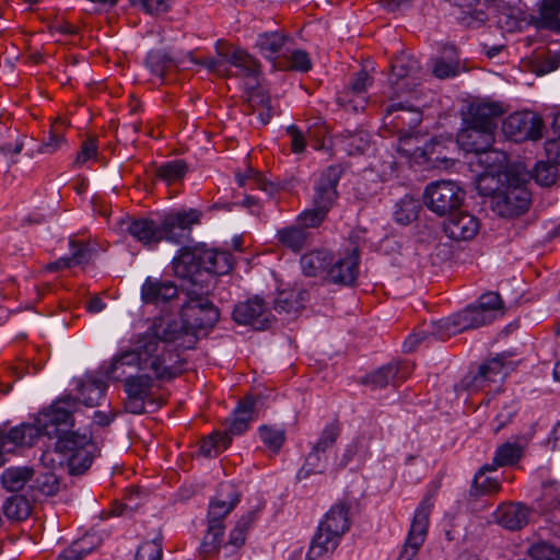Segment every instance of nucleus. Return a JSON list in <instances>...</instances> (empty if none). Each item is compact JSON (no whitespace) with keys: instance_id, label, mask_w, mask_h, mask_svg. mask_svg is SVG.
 I'll list each match as a JSON object with an SVG mask.
<instances>
[{"instance_id":"obj_28","label":"nucleus","mask_w":560,"mask_h":560,"mask_svg":"<svg viewBox=\"0 0 560 560\" xmlns=\"http://www.w3.org/2000/svg\"><path fill=\"white\" fill-rule=\"evenodd\" d=\"M334 261V255L326 248H317L303 254L300 258L301 269L306 277L327 275L329 266Z\"/></svg>"},{"instance_id":"obj_54","label":"nucleus","mask_w":560,"mask_h":560,"mask_svg":"<svg viewBox=\"0 0 560 560\" xmlns=\"http://www.w3.org/2000/svg\"><path fill=\"white\" fill-rule=\"evenodd\" d=\"M162 559V542L161 539L154 538L151 541H145L137 549L135 560H161Z\"/></svg>"},{"instance_id":"obj_29","label":"nucleus","mask_w":560,"mask_h":560,"mask_svg":"<svg viewBox=\"0 0 560 560\" xmlns=\"http://www.w3.org/2000/svg\"><path fill=\"white\" fill-rule=\"evenodd\" d=\"M107 383L94 375H85L78 384L79 398L77 401L82 402L86 407L100 405L107 390Z\"/></svg>"},{"instance_id":"obj_13","label":"nucleus","mask_w":560,"mask_h":560,"mask_svg":"<svg viewBox=\"0 0 560 560\" xmlns=\"http://www.w3.org/2000/svg\"><path fill=\"white\" fill-rule=\"evenodd\" d=\"M126 398L124 400L125 411L132 415L145 412V404L150 400L153 380L148 374L128 375L121 381Z\"/></svg>"},{"instance_id":"obj_51","label":"nucleus","mask_w":560,"mask_h":560,"mask_svg":"<svg viewBox=\"0 0 560 560\" xmlns=\"http://www.w3.org/2000/svg\"><path fill=\"white\" fill-rule=\"evenodd\" d=\"M456 329L455 319L453 315H451L434 323L430 329V334L432 335V339L445 341L452 336L458 334Z\"/></svg>"},{"instance_id":"obj_22","label":"nucleus","mask_w":560,"mask_h":560,"mask_svg":"<svg viewBox=\"0 0 560 560\" xmlns=\"http://www.w3.org/2000/svg\"><path fill=\"white\" fill-rule=\"evenodd\" d=\"M530 510L523 503L500 505L494 512L495 522L509 530H518L529 522Z\"/></svg>"},{"instance_id":"obj_41","label":"nucleus","mask_w":560,"mask_h":560,"mask_svg":"<svg viewBox=\"0 0 560 560\" xmlns=\"http://www.w3.org/2000/svg\"><path fill=\"white\" fill-rule=\"evenodd\" d=\"M328 457L326 452L317 450L313 445L312 451L305 459V464L298 472V478H306L312 474H323L327 469Z\"/></svg>"},{"instance_id":"obj_48","label":"nucleus","mask_w":560,"mask_h":560,"mask_svg":"<svg viewBox=\"0 0 560 560\" xmlns=\"http://www.w3.org/2000/svg\"><path fill=\"white\" fill-rule=\"evenodd\" d=\"M256 520V513L250 511L243 515L235 524L229 536V545L234 547H241L244 545L246 539V533L252 527Z\"/></svg>"},{"instance_id":"obj_57","label":"nucleus","mask_w":560,"mask_h":560,"mask_svg":"<svg viewBox=\"0 0 560 560\" xmlns=\"http://www.w3.org/2000/svg\"><path fill=\"white\" fill-rule=\"evenodd\" d=\"M69 246L71 250L69 258L74 266L83 265L90 261L91 249L88 243L71 238L69 241Z\"/></svg>"},{"instance_id":"obj_45","label":"nucleus","mask_w":560,"mask_h":560,"mask_svg":"<svg viewBox=\"0 0 560 560\" xmlns=\"http://www.w3.org/2000/svg\"><path fill=\"white\" fill-rule=\"evenodd\" d=\"M232 438L224 432H213L207 440H203L199 446V453L206 457L218 456L223 450L228 448Z\"/></svg>"},{"instance_id":"obj_44","label":"nucleus","mask_w":560,"mask_h":560,"mask_svg":"<svg viewBox=\"0 0 560 560\" xmlns=\"http://www.w3.org/2000/svg\"><path fill=\"white\" fill-rule=\"evenodd\" d=\"M3 513L11 520H24L31 513V502L25 495H11L3 503Z\"/></svg>"},{"instance_id":"obj_23","label":"nucleus","mask_w":560,"mask_h":560,"mask_svg":"<svg viewBox=\"0 0 560 560\" xmlns=\"http://www.w3.org/2000/svg\"><path fill=\"white\" fill-rule=\"evenodd\" d=\"M350 504L346 501H339L334 504L320 521V529L342 536L350 529L351 521L349 517Z\"/></svg>"},{"instance_id":"obj_26","label":"nucleus","mask_w":560,"mask_h":560,"mask_svg":"<svg viewBox=\"0 0 560 560\" xmlns=\"http://www.w3.org/2000/svg\"><path fill=\"white\" fill-rule=\"evenodd\" d=\"M384 119L396 127H408L415 130L422 121V112L419 108L406 106L402 102L393 103L384 109Z\"/></svg>"},{"instance_id":"obj_14","label":"nucleus","mask_w":560,"mask_h":560,"mask_svg":"<svg viewBox=\"0 0 560 560\" xmlns=\"http://www.w3.org/2000/svg\"><path fill=\"white\" fill-rule=\"evenodd\" d=\"M232 317L240 325L264 330L269 328L272 315L265 301L255 296L237 303L232 312Z\"/></svg>"},{"instance_id":"obj_32","label":"nucleus","mask_w":560,"mask_h":560,"mask_svg":"<svg viewBox=\"0 0 560 560\" xmlns=\"http://www.w3.org/2000/svg\"><path fill=\"white\" fill-rule=\"evenodd\" d=\"M225 60L238 70L237 75L248 80L247 85L254 86L257 84L259 66L254 57L245 50L237 48L232 54H226Z\"/></svg>"},{"instance_id":"obj_20","label":"nucleus","mask_w":560,"mask_h":560,"mask_svg":"<svg viewBox=\"0 0 560 560\" xmlns=\"http://www.w3.org/2000/svg\"><path fill=\"white\" fill-rule=\"evenodd\" d=\"M560 1L540 0L538 3V14H529L527 24L536 30H547L560 34Z\"/></svg>"},{"instance_id":"obj_36","label":"nucleus","mask_w":560,"mask_h":560,"mask_svg":"<svg viewBox=\"0 0 560 560\" xmlns=\"http://www.w3.org/2000/svg\"><path fill=\"white\" fill-rule=\"evenodd\" d=\"M145 65L152 74L163 79L167 71L183 66L184 60L173 58L165 50L155 49L148 52Z\"/></svg>"},{"instance_id":"obj_37","label":"nucleus","mask_w":560,"mask_h":560,"mask_svg":"<svg viewBox=\"0 0 560 560\" xmlns=\"http://www.w3.org/2000/svg\"><path fill=\"white\" fill-rule=\"evenodd\" d=\"M452 315L455 319V326L458 334L489 324V317H487V314L478 312L474 304H470L463 311Z\"/></svg>"},{"instance_id":"obj_59","label":"nucleus","mask_w":560,"mask_h":560,"mask_svg":"<svg viewBox=\"0 0 560 560\" xmlns=\"http://www.w3.org/2000/svg\"><path fill=\"white\" fill-rule=\"evenodd\" d=\"M97 139L90 137L83 141L81 150L78 152L74 164L82 165L89 161H95L97 155Z\"/></svg>"},{"instance_id":"obj_40","label":"nucleus","mask_w":560,"mask_h":560,"mask_svg":"<svg viewBox=\"0 0 560 560\" xmlns=\"http://www.w3.org/2000/svg\"><path fill=\"white\" fill-rule=\"evenodd\" d=\"M312 69V60L307 51L303 49H294L290 51L287 49L285 54H282V71H298L308 72Z\"/></svg>"},{"instance_id":"obj_58","label":"nucleus","mask_w":560,"mask_h":560,"mask_svg":"<svg viewBox=\"0 0 560 560\" xmlns=\"http://www.w3.org/2000/svg\"><path fill=\"white\" fill-rule=\"evenodd\" d=\"M558 548L556 549L552 545L541 541L532 545L528 548L527 555L533 560H556Z\"/></svg>"},{"instance_id":"obj_34","label":"nucleus","mask_w":560,"mask_h":560,"mask_svg":"<svg viewBox=\"0 0 560 560\" xmlns=\"http://www.w3.org/2000/svg\"><path fill=\"white\" fill-rule=\"evenodd\" d=\"M560 483L557 480H547L542 482L541 501L545 509L550 510L551 517L556 524L552 532L560 538Z\"/></svg>"},{"instance_id":"obj_56","label":"nucleus","mask_w":560,"mask_h":560,"mask_svg":"<svg viewBox=\"0 0 560 560\" xmlns=\"http://www.w3.org/2000/svg\"><path fill=\"white\" fill-rule=\"evenodd\" d=\"M327 212L319 209L317 206H314L312 209H307L303 211L299 218L298 222L302 229L308 228H317L319 226L327 217Z\"/></svg>"},{"instance_id":"obj_30","label":"nucleus","mask_w":560,"mask_h":560,"mask_svg":"<svg viewBox=\"0 0 560 560\" xmlns=\"http://www.w3.org/2000/svg\"><path fill=\"white\" fill-rule=\"evenodd\" d=\"M460 61L455 46L445 45L442 55L433 60L432 73L435 78L444 80L458 75Z\"/></svg>"},{"instance_id":"obj_9","label":"nucleus","mask_w":560,"mask_h":560,"mask_svg":"<svg viewBox=\"0 0 560 560\" xmlns=\"http://www.w3.org/2000/svg\"><path fill=\"white\" fill-rule=\"evenodd\" d=\"M466 191L452 179H439L428 185L423 192L427 208L439 217H448L460 209Z\"/></svg>"},{"instance_id":"obj_62","label":"nucleus","mask_w":560,"mask_h":560,"mask_svg":"<svg viewBox=\"0 0 560 560\" xmlns=\"http://www.w3.org/2000/svg\"><path fill=\"white\" fill-rule=\"evenodd\" d=\"M188 172L187 163L184 160L176 159L161 165L156 175H185Z\"/></svg>"},{"instance_id":"obj_3","label":"nucleus","mask_w":560,"mask_h":560,"mask_svg":"<svg viewBox=\"0 0 560 560\" xmlns=\"http://www.w3.org/2000/svg\"><path fill=\"white\" fill-rule=\"evenodd\" d=\"M200 217L201 212L196 209L172 211L160 221L126 214L119 218L116 225L143 246L154 248L162 241L185 243L190 236L191 226L199 223Z\"/></svg>"},{"instance_id":"obj_1","label":"nucleus","mask_w":560,"mask_h":560,"mask_svg":"<svg viewBox=\"0 0 560 560\" xmlns=\"http://www.w3.org/2000/svg\"><path fill=\"white\" fill-rule=\"evenodd\" d=\"M173 270L178 278L189 281L187 301L180 307V322L166 317L155 318L152 325L170 324L167 335L159 336L167 349H192L198 340L197 331L212 328L219 320L218 307L208 299L214 278L229 273L233 256L215 249L182 247L173 258Z\"/></svg>"},{"instance_id":"obj_25","label":"nucleus","mask_w":560,"mask_h":560,"mask_svg":"<svg viewBox=\"0 0 560 560\" xmlns=\"http://www.w3.org/2000/svg\"><path fill=\"white\" fill-rule=\"evenodd\" d=\"M256 400L253 396H246L234 409L231 418L228 420V429L224 433L232 435H241L247 431L248 425L255 420Z\"/></svg>"},{"instance_id":"obj_42","label":"nucleus","mask_w":560,"mask_h":560,"mask_svg":"<svg viewBox=\"0 0 560 560\" xmlns=\"http://www.w3.org/2000/svg\"><path fill=\"white\" fill-rule=\"evenodd\" d=\"M224 530V525L208 524L206 535L203 536V539L199 547V552L201 556L208 557L219 552Z\"/></svg>"},{"instance_id":"obj_47","label":"nucleus","mask_w":560,"mask_h":560,"mask_svg":"<svg viewBox=\"0 0 560 560\" xmlns=\"http://www.w3.org/2000/svg\"><path fill=\"white\" fill-rule=\"evenodd\" d=\"M310 233L301 226H290L282 229V246L293 252L301 250L307 243Z\"/></svg>"},{"instance_id":"obj_10","label":"nucleus","mask_w":560,"mask_h":560,"mask_svg":"<svg viewBox=\"0 0 560 560\" xmlns=\"http://www.w3.org/2000/svg\"><path fill=\"white\" fill-rule=\"evenodd\" d=\"M466 172L472 175H534L522 162L509 164L508 155L499 150L483 149L465 160Z\"/></svg>"},{"instance_id":"obj_52","label":"nucleus","mask_w":560,"mask_h":560,"mask_svg":"<svg viewBox=\"0 0 560 560\" xmlns=\"http://www.w3.org/2000/svg\"><path fill=\"white\" fill-rule=\"evenodd\" d=\"M345 147L349 154H362L370 148L369 133L358 131L350 133L345 140Z\"/></svg>"},{"instance_id":"obj_55","label":"nucleus","mask_w":560,"mask_h":560,"mask_svg":"<svg viewBox=\"0 0 560 560\" xmlns=\"http://www.w3.org/2000/svg\"><path fill=\"white\" fill-rule=\"evenodd\" d=\"M258 434L264 445L273 454L280 452V431L277 428L262 424L258 429Z\"/></svg>"},{"instance_id":"obj_12","label":"nucleus","mask_w":560,"mask_h":560,"mask_svg":"<svg viewBox=\"0 0 560 560\" xmlns=\"http://www.w3.org/2000/svg\"><path fill=\"white\" fill-rule=\"evenodd\" d=\"M542 128V119L530 112L513 113L502 122V131L514 142L540 139Z\"/></svg>"},{"instance_id":"obj_19","label":"nucleus","mask_w":560,"mask_h":560,"mask_svg":"<svg viewBox=\"0 0 560 560\" xmlns=\"http://www.w3.org/2000/svg\"><path fill=\"white\" fill-rule=\"evenodd\" d=\"M219 495L222 499L210 501L208 509V524L224 525L226 515L238 504L241 494L232 487L226 486L220 489Z\"/></svg>"},{"instance_id":"obj_61","label":"nucleus","mask_w":560,"mask_h":560,"mask_svg":"<svg viewBox=\"0 0 560 560\" xmlns=\"http://www.w3.org/2000/svg\"><path fill=\"white\" fill-rule=\"evenodd\" d=\"M302 308V293H299L295 296L294 293L291 292L288 296L282 298V313L284 312L288 314V320L295 318Z\"/></svg>"},{"instance_id":"obj_53","label":"nucleus","mask_w":560,"mask_h":560,"mask_svg":"<svg viewBox=\"0 0 560 560\" xmlns=\"http://www.w3.org/2000/svg\"><path fill=\"white\" fill-rule=\"evenodd\" d=\"M340 434V424L337 421L330 422L323 429L318 441L314 444L317 450L327 452L332 447Z\"/></svg>"},{"instance_id":"obj_24","label":"nucleus","mask_w":560,"mask_h":560,"mask_svg":"<svg viewBox=\"0 0 560 560\" xmlns=\"http://www.w3.org/2000/svg\"><path fill=\"white\" fill-rule=\"evenodd\" d=\"M256 400L253 396H246L234 409L231 418L228 420V429L224 433L232 435H241L247 431L248 425L255 420Z\"/></svg>"},{"instance_id":"obj_27","label":"nucleus","mask_w":560,"mask_h":560,"mask_svg":"<svg viewBox=\"0 0 560 560\" xmlns=\"http://www.w3.org/2000/svg\"><path fill=\"white\" fill-rule=\"evenodd\" d=\"M523 447L517 442H505L500 445L494 454L493 464L482 466L474 477L477 485L479 479L485 477L487 471H492L497 467L515 465L522 457Z\"/></svg>"},{"instance_id":"obj_4","label":"nucleus","mask_w":560,"mask_h":560,"mask_svg":"<svg viewBox=\"0 0 560 560\" xmlns=\"http://www.w3.org/2000/svg\"><path fill=\"white\" fill-rule=\"evenodd\" d=\"M77 409V399L65 396L40 411L34 423H22L8 433L1 431L4 451L13 453L19 446H32L42 435L57 440L74 427L73 413Z\"/></svg>"},{"instance_id":"obj_17","label":"nucleus","mask_w":560,"mask_h":560,"mask_svg":"<svg viewBox=\"0 0 560 560\" xmlns=\"http://www.w3.org/2000/svg\"><path fill=\"white\" fill-rule=\"evenodd\" d=\"M177 285L166 279L148 277L141 287V300L145 304L165 306L178 298Z\"/></svg>"},{"instance_id":"obj_35","label":"nucleus","mask_w":560,"mask_h":560,"mask_svg":"<svg viewBox=\"0 0 560 560\" xmlns=\"http://www.w3.org/2000/svg\"><path fill=\"white\" fill-rule=\"evenodd\" d=\"M35 471L30 466H12L1 474V485L10 492L21 491L25 485L33 480Z\"/></svg>"},{"instance_id":"obj_16","label":"nucleus","mask_w":560,"mask_h":560,"mask_svg":"<svg viewBox=\"0 0 560 560\" xmlns=\"http://www.w3.org/2000/svg\"><path fill=\"white\" fill-rule=\"evenodd\" d=\"M412 364L407 361L389 362L362 378V384L373 388H384L388 385L396 386L405 381L412 372Z\"/></svg>"},{"instance_id":"obj_18","label":"nucleus","mask_w":560,"mask_h":560,"mask_svg":"<svg viewBox=\"0 0 560 560\" xmlns=\"http://www.w3.org/2000/svg\"><path fill=\"white\" fill-rule=\"evenodd\" d=\"M443 230L447 237L454 241H468L479 231V220L467 211L456 210L443 222Z\"/></svg>"},{"instance_id":"obj_46","label":"nucleus","mask_w":560,"mask_h":560,"mask_svg":"<svg viewBox=\"0 0 560 560\" xmlns=\"http://www.w3.org/2000/svg\"><path fill=\"white\" fill-rule=\"evenodd\" d=\"M474 306L478 312L487 314L489 324L494 320L497 313L503 314V302L497 292L483 293Z\"/></svg>"},{"instance_id":"obj_64","label":"nucleus","mask_w":560,"mask_h":560,"mask_svg":"<svg viewBox=\"0 0 560 560\" xmlns=\"http://www.w3.org/2000/svg\"><path fill=\"white\" fill-rule=\"evenodd\" d=\"M89 552L90 549L83 548L81 542L75 541L69 548L63 550L56 560H81Z\"/></svg>"},{"instance_id":"obj_60","label":"nucleus","mask_w":560,"mask_h":560,"mask_svg":"<svg viewBox=\"0 0 560 560\" xmlns=\"http://www.w3.org/2000/svg\"><path fill=\"white\" fill-rule=\"evenodd\" d=\"M248 179H253L255 186L269 196H276L280 190V186L277 183L268 180L267 177H236L240 187H243Z\"/></svg>"},{"instance_id":"obj_63","label":"nucleus","mask_w":560,"mask_h":560,"mask_svg":"<svg viewBox=\"0 0 560 560\" xmlns=\"http://www.w3.org/2000/svg\"><path fill=\"white\" fill-rule=\"evenodd\" d=\"M560 65V51L551 52L548 51L545 59L539 61L537 65L536 73L538 75L550 73L559 68Z\"/></svg>"},{"instance_id":"obj_43","label":"nucleus","mask_w":560,"mask_h":560,"mask_svg":"<svg viewBox=\"0 0 560 560\" xmlns=\"http://www.w3.org/2000/svg\"><path fill=\"white\" fill-rule=\"evenodd\" d=\"M420 69L417 59L410 56H400L392 62L389 78H420Z\"/></svg>"},{"instance_id":"obj_49","label":"nucleus","mask_w":560,"mask_h":560,"mask_svg":"<svg viewBox=\"0 0 560 560\" xmlns=\"http://www.w3.org/2000/svg\"><path fill=\"white\" fill-rule=\"evenodd\" d=\"M32 481L31 490L47 497L55 495L59 490L58 478L51 472L40 474L35 479L33 478Z\"/></svg>"},{"instance_id":"obj_21","label":"nucleus","mask_w":560,"mask_h":560,"mask_svg":"<svg viewBox=\"0 0 560 560\" xmlns=\"http://www.w3.org/2000/svg\"><path fill=\"white\" fill-rule=\"evenodd\" d=\"M503 358H495L480 364L476 372L468 373L462 380V386L467 390H478L488 382H495V377L502 373Z\"/></svg>"},{"instance_id":"obj_7","label":"nucleus","mask_w":560,"mask_h":560,"mask_svg":"<svg viewBox=\"0 0 560 560\" xmlns=\"http://www.w3.org/2000/svg\"><path fill=\"white\" fill-rule=\"evenodd\" d=\"M502 114V107L494 103H482L472 109L470 117L465 119V127L456 136V143L466 152L465 159L492 147L497 119Z\"/></svg>"},{"instance_id":"obj_11","label":"nucleus","mask_w":560,"mask_h":560,"mask_svg":"<svg viewBox=\"0 0 560 560\" xmlns=\"http://www.w3.org/2000/svg\"><path fill=\"white\" fill-rule=\"evenodd\" d=\"M433 508L432 498L424 497L415 511L408 536L400 551L398 560H415L423 545L429 525V516Z\"/></svg>"},{"instance_id":"obj_31","label":"nucleus","mask_w":560,"mask_h":560,"mask_svg":"<svg viewBox=\"0 0 560 560\" xmlns=\"http://www.w3.org/2000/svg\"><path fill=\"white\" fill-rule=\"evenodd\" d=\"M341 537L335 536L332 533L320 529V524L311 541V546L306 553L307 560H320L329 557L339 546Z\"/></svg>"},{"instance_id":"obj_6","label":"nucleus","mask_w":560,"mask_h":560,"mask_svg":"<svg viewBox=\"0 0 560 560\" xmlns=\"http://www.w3.org/2000/svg\"><path fill=\"white\" fill-rule=\"evenodd\" d=\"M411 139L410 132L399 137L398 150L409 159L411 164L420 166V172L466 173L465 161L448 155L450 151L459 149L456 139L454 140L451 136L433 137L424 147H417L412 151L406 148Z\"/></svg>"},{"instance_id":"obj_50","label":"nucleus","mask_w":560,"mask_h":560,"mask_svg":"<svg viewBox=\"0 0 560 560\" xmlns=\"http://www.w3.org/2000/svg\"><path fill=\"white\" fill-rule=\"evenodd\" d=\"M420 84V78H388V91L385 92L389 98L399 97L410 93Z\"/></svg>"},{"instance_id":"obj_15","label":"nucleus","mask_w":560,"mask_h":560,"mask_svg":"<svg viewBox=\"0 0 560 560\" xmlns=\"http://www.w3.org/2000/svg\"><path fill=\"white\" fill-rule=\"evenodd\" d=\"M360 252L358 247L346 250L343 256H339L327 270V278L335 284L352 287L355 284L359 276Z\"/></svg>"},{"instance_id":"obj_2","label":"nucleus","mask_w":560,"mask_h":560,"mask_svg":"<svg viewBox=\"0 0 560 560\" xmlns=\"http://www.w3.org/2000/svg\"><path fill=\"white\" fill-rule=\"evenodd\" d=\"M170 327V324L151 325L138 337L135 349L121 351L112 359L105 375L112 381L121 382L140 370H150L160 381L176 377L180 372L177 368L179 355L167 349L159 337H165Z\"/></svg>"},{"instance_id":"obj_39","label":"nucleus","mask_w":560,"mask_h":560,"mask_svg":"<svg viewBox=\"0 0 560 560\" xmlns=\"http://www.w3.org/2000/svg\"><path fill=\"white\" fill-rule=\"evenodd\" d=\"M257 46L261 55L272 63L273 68H277L280 57V34L278 32L260 34L257 38Z\"/></svg>"},{"instance_id":"obj_33","label":"nucleus","mask_w":560,"mask_h":560,"mask_svg":"<svg viewBox=\"0 0 560 560\" xmlns=\"http://www.w3.org/2000/svg\"><path fill=\"white\" fill-rule=\"evenodd\" d=\"M339 177H320L314 186L313 206L327 213L332 208L337 197V186Z\"/></svg>"},{"instance_id":"obj_5","label":"nucleus","mask_w":560,"mask_h":560,"mask_svg":"<svg viewBox=\"0 0 560 560\" xmlns=\"http://www.w3.org/2000/svg\"><path fill=\"white\" fill-rule=\"evenodd\" d=\"M480 195L490 196L493 210L503 218L524 214L532 203V194L524 177H476Z\"/></svg>"},{"instance_id":"obj_38","label":"nucleus","mask_w":560,"mask_h":560,"mask_svg":"<svg viewBox=\"0 0 560 560\" xmlns=\"http://www.w3.org/2000/svg\"><path fill=\"white\" fill-rule=\"evenodd\" d=\"M421 206L417 199L410 195L400 198L394 210V220L401 225H408L417 220Z\"/></svg>"},{"instance_id":"obj_8","label":"nucleus","mask_w":560,"mask_h":560,"mask_svg":"<svg viewBox=\"0 0 560 560\" xmlns=\"http://www.w3.org/2000/svg\"><path fill=\"white\" fill-rule=\"evenodd\" d=\"M55 451L67 458L71 475H81L91 467L98 447L91 435L70 429L56 440Z\"/></svg>"}]
</instances>
